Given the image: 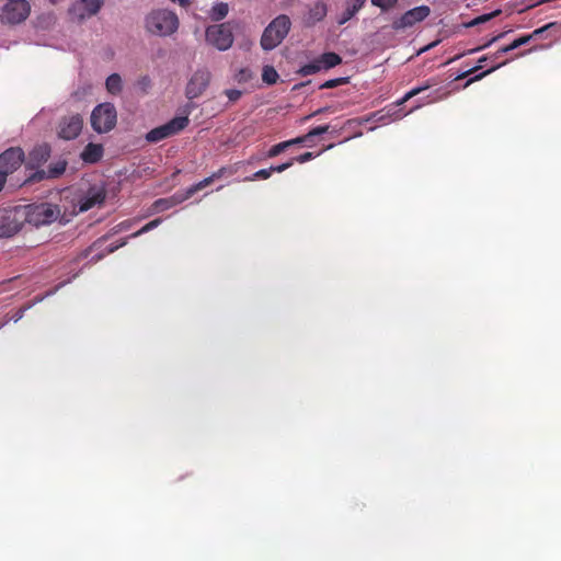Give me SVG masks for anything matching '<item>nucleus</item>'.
Wrapping results in <instances>:
<instances>
[{
  "mask_svg": "<svg viewBox=\"0 0 561 561\" xmlns=\"http://www.w3.org/2000/svg\"><path fill=\"white\" fill-rule=\"evenodd\" d=\"M240 162L221 167L216 172L211 173L216 180H219L221 178H229L234 175L239 171Z\"/></svg>",
  "mask_w": 561,
  "mask_h": 561,
  "instance_id": "obj_22",
  "label": "nucleus"
},
{
  "mask_svg": "<svg viewBox=\"0 0 561 561\" xmlns=\"http://www.w3.org/2000/svg\"><path fill=\"white\" fill-rule=\"evenodd\" d=\"M499 14H500V11L496 10V11H493L491 13L479 15L476 19H473L471 22H469L468 26H474V25H479V24L485 23V22L490 21L491 19H493L494 16H496Z\"/></svg>",
  "mask_w": 561,
  "mask_h": 561,
  "instance_id": "obj_32",
  "label": "nucleus"
},
{
  "mask_svg": "<svg viewBox=\"0 0 561 561\" xmlns=\"http://www.w3.org/2000/svg\"><path fill=\"white\" fill-rule=\"evenodd\" d=\"M138 84H139L144 90H146L147 88H149V87H150V84H151V80H150V78H149L148 76H144V77H141V78L139 79Z\"/></svg>",
  "mask_w": 561,
  "mask_h": 561,
  "instance_id": "obj_48",
  "label": "nucleus"
},
{
  "mask_svg": "<svg viewBox=\"0 0 561 561\" xmlns=\"http://www.w3.org/2000/svg\"><path fill=\"white\" fill-rule=\"evenodd\" d=\"M354 15H355V13H353L348 8H345L343 13L339 18L337 23L340 25H342V24L346 23L347 21H350Z\"/></svg>",
  "mask_w": 561,
  "mask_h": 561,
  "instance_id": "obj_44",
  "label": "nucleus"
},
{
  "mask_svg": "<svg viewBox=\"0 0 561 561\" xmlns=\"http://www.w3.org/2000/svg\"><path fill=\"white\" fill-rule=\"evenodd\" d=\"M347 82H348L347 77H341V78L327 80L319 88L320 89H333V88L346 84Z\"/></svg>",
  "mask_w": 561,
  "mask_h": 561,
  "instance_id": "obj_30",
  "label": "nucleus"
},
{
  "mask_svg": "<svg viewBox=\"0 0 561 561\" xmlns=\"http://www.w3.org/2000/svg\"><path fill=\"white\" fill-rule=\"evenodd\" d=\"M24 222L21 207L5 209L0 216V239L15 236L22 229Z\"/></svg>",
  "mask_w": 561,
  "mask_h": 561,
  "instance_id": "obj_8",
  "label": "nucleus"
},
{
  "mask_svg": "<svg viewBox=\"0 0 561 561\" xmlns=\"http://www.w3.org/2000/svg\"><path fill=\"white\" fill-rule=\"evenodd\" d=\"M190 121L187 116L174 117L168 123L158 126L146 134V140L151 144L159 142L183 130Z\"/></svg>",
  "mask_w": 561,
  "mask_h": 561,
  "instance_id": "obj_6",
  "label": "nucleus"
},
{
  "mask_svg": "<svg viewBox=\"0 0 561 561\" xmlns=\"http://www.w3.org/2000/svg\"><path fill=\"white\" fill-rule=\"evenodd\" d=\"M322 69H331L342 62L340 55L333 51L324 53L319 57Z\"/></svg>",
  "mask_w": 561,
  "mask_h": 561,
  "instance_id": "obj_19",
  "label": "nucleus"
},
{
  "mask_svg": "<svg viewBox=\"0 0 561 561\" xmlns=\"http://www.w3.org/2000/svg\"><path fill=\"white\" fill-rule=\"evenodd\" d=\"M313 158H316V154L313 152H305L298 157L291 158V160H294V163L295 162L305 163L307 161H310Z\"/></svg>",
  "mask_w": 561,
  "mask_h": 561,
  "instance_id": "obj_43",
  "label": "nucleus"
},
{
  "mask_svg": "<svg viewBox=\"0 0 561 561\" xmlns=\"http://www.w3.org/2000/svg\"><path fill=\"white\" fill-rule=\"evenodd\" d=\"M51 153L50 146L48 144H42L32 149L28 153L27 165L32 169L38 168L49 159Z\"/></svg>",
  "mask_w": 561,
  "mask_h": 561,
  "instance_id": "obj_15",
  "label": "nucleus"
},
{
  "mask_svg": "<svg viewBox=\"0 0 561 561\" xmlns=\"http://www.w3.org/2000/svg\"><path fill=\"white\" fill-rule=\"evenodd\" d=\"M553 24L549 23L540 28L535 30L531 34L517 38L519 46L527 44L533 37L542 34L546 30L551 27Z\"/></svg>",
  "mask_w": 561,
  "mask_h": 561,
  "instance_id": "obj_29",
  "label": "nucleus"
},
{
  "mask_svg": "<svg viewBox=\"0 0 561 561\" xmlns=\"http://www.w3.org/2000/svg\"><path fill=\"white\" fill-rule=\"evenodd\" d=\"M105 87L108 93L116 95L123 90V81L118 73H112L105 81Z\"/></svg>",
  "mask_w": 561,
  "mask_h": 561,
  "instance_id": "obj_20",
  "label": "nucleus"
},
{
  "mask_svg": "<svg viewBox=\"0 0 561 561\" xmlns=\"http://www.w3.org/2000/svg\"><path fill=\"white\" fill-rule=\"evenodd\" d=\"M291 27L290 19L286 14H280L270 22L261 36V47L264 50L276 48L288 35Z\"/></svg>",
  "mask_w": 561,
  "mask_h": 561,
  "instance_id": "obj_2",
  "label": "nucleus"
},
{
  "mask_svg": "<svg viewBox=\"0 0 561 561\" xmlns=\"http://www.w3.org/2000/svg\"><path fill=\"white\" fill-rule=\"evenodd\" d=\"M324 111H325V108H320V110L316 111V112L313 113V115H318V114H320V113H323Z\"/></svg>",
  "mask_w": 561,
  "mask_h": 561,
  "instance_id": "obj_54",
  "label": "nucleus"
},
{
  "mask_svg": "<svg viewBox=\"0 0 561 561\" xmlns=\"http://www.w3.org/2000/svg\"><path fill=\"white\" fill-rule=\"evenodd\" d=\"M176 203L173 198H160L154 202L153 206L158 211H162L173 207Z\"/></svg>",
  "mask_w": 561,
  "mask_h": 561,
  "instance_id": "obj_31",
  "label": "nucleus"
},
{
  "mask_svg": "<svg viewBox=\"0 0 561 561\" xmlns=\"http://www.w3.org/2000/svg\"><path fill=\"white\" fill-rule=\"evenodd\" d=\"M83 126V118L79 114L66 116L60 119L58 126V136L65 140L77 138Z\"/></svg>",
  "mask_w": 561,
  "mask_h": 561,
  "instance_id": "obj_12",
  "label": "nucleus"
},
{
  "mask_svg": "<svg viewBox=\"0 0 561 561\" xmlns=\"http://www.w3.org/2000/svg\"><path fill=\"white\" fill-rule=\"evenodd\" d=\"M287 148H289V142L286 141H282L279 144H276L274 146H272L267 153H266V157L267 158H274V157H277L278 154H280L282 152H284Z\"/></svg>",
  "mask_w": 561,
  "mask_h": 561,
  "instance_id": "obj_28",
  "label": "nucleus"
},
{
  "mask_svg": "<svg viewBox=\"0 0 561 561\" xmlns=\"http://www.w3.org/2000/svg\"><path fill=\"white\" fill-rule=\"evenodd\" d=\"M354 15H355V13H353L348 8H345L343 13L339 18L337 23L340 25H342V24L346 23L347 21H350Z\"/></svg>",
  "mask_w": 561,
  "mask_h": 561,
  "instance_id": "obj_45",
  "label": "nucleus"
},
{
  "mask_svg": "<svg viewBox=\"0 0 561 561\" xmlns=\"http://www.w3.org/2000/svg\"><path fill=\"white\" fill-rule=\"evenodd\" d=\"M433 85H434V83L431 80L426 81V83L424 85L416 87V88L410 90L408 93H405L404 96L397 102V104L401 105V104L405 103L410 99H412L415 95H419L420 93L428 90Z\"/></svg>",
  "mask_w": 561,
  "mask_h": 561,
  "instance_id": "obj_23",
  "label": "nucleus"
},
{
  "mask_svg": "<svg viewBox=\"0 0 561 561\" xmlns=\"http://www.w3.org/2000/svg\"><path fill=\"white\" fill-rule=\"evenodd\" d=\"M320 70H322V67H321L320 60L318 58V59H314L313 61L302 66L299 70V73L302 76H310V75H314V73L319 72Z\"/></svg>",
  "mask_w": 561,
  "mask_h": 561,
  "instance_id": "obj_26",
  "label": "nucleus"
},
{
  "mask_svg": "<svg viewBox=\"0 0 561 561\" xmlns=\"http://www.w3.org/2000/svg\"><path fill=\"white\" fill-rule=\"evenodd\" d=\"M215 181H216V179L211 174V175L205 178L204 180L199 181L198 183L190 186L187 188V191H186L185 198L192 197L195 193H197L198 191H201V190L205 188L206 186L210 185Z\"/></svg>",
  "mask_w": 561,
  "mask_h": 561,
  "instance_id": "obj_21",
  "label": "nucleus"
},
{
  "mask_svg": "<svg viewBox=\"0 0 561 561\" xmlns=\"http://www.w3.org/2000/svg\"><path fill=\"white\" fill-rule=\"evenodd\" d=\"M279 76L274 67L264 66L262 71V80L267 84H275L278 80Z\"/></svg>",
  "mask_w": 561,
  "mask_h": 561,
  "instance_id": "obj_25",
  "label": "nucleus"
},
{
  "mask_svg": "<svg viewBox=\"0 0 561 561\" xmlns=\"http://www.w3.org/2000/svg\"><path fill=\"white\" fill-rule=\"evenodd\" d=\"M253 75L251 72L250 69L248 68H242L240 69L237 73H236V80L239 82V83H244V82H248L252 79Z\"/></svg>",
  "mask_w": 561,
  "mask_h": 561,
  "instance_id": "obj_37",
  "label": "nucleus"
},
{
  "mask_svg": "<svg viewBox=\"0 0 561 561\" xmlns=\"http://www.w3.org/2000/svg\"><path fill=\"white\" fill-rule=\"evenodd\" d=\"M449 95V91L442 92V89H437L433 92H431L426 99H424L423 104H431L434 102H438L440 100H444Z\"/></svg>",
  "mask_w": 561,
  "mask_h": 561,
  "instance_id": "obj_27",
  "label": "nucleus"
},
{
  "mask_svg": "<svg viewBox=\"0 0 561 561\" xmlns=\"http://www.w3.org/2000/svg\"><path fill=\"white\" fill-rule=\"evenodd\" d=\"M502 36H503V34H500V35H497V36L493 37V38H492L489 43H486L484 46L479 47V48H474V49H470V50H469V53L471 54V53H474V51H477V50H480V49H482V48H484V47H486V46L491 45L492 43H494L495 41H497V39H499V38H501Z\"/></svg>",
  "mask_w": 561,
  "mask_h": 561,
  "instance_id": "obj_49",
  "label": "nucleus"
},
{
  "mask_svg": "<svg viewBox=\"0 0 561 561\" xmlns=\"http://www.w3.org/2000/svg\"><path fill=\"white\" fill-rule=\"evenodd\" d=\"M520 47L519 44H518V41L515 39L514 42H512L510 45L507 46H504L502 48H500L494 55H493V59H497L500 58L502 55L508 53V51H512L516 48Z\"/></svg>",
  "mask_w": 561,
  "mask_h": 561,
  "instance_id": "obj_38",
  "label": "nucleus"
},
{
  "mask_svg": "<svg viewBox=\"0 0 561 561\" xmlns=\"http://www.w3.org/2000/svg\"><path fill=\"white\" fill-rule=\"evenodd\" d=\"M103 4V0H77L69 8V14L78 21H83L96 14Z\"/></svg>",
  "mask_w": 561,
  "mask_h": 561,
  "instance_id": "obj_13",
  "label": "nucleus"
},
{
  "mask_svg": "<svg viewBox=\"0 0 561 561\" xmlns=\"http://www.w3.org/2000/svg\"><path fill=\"white\" fill-rule=\"evenodd\" d=\"M293 164H294V160H291V159H290L289 161H287V162H285V163H282V164L276 165V167H271L270 169L272 170V173H273V172H278V173H280V172H283V171H285V170L289 169Z\"/></svg>",
  "mask_w": 561,
  "mask_h": 561,
  "instance_id": "obj_46",
  "label": "nucleus"
},
{
  "mask_svg": "<svg viewBox=\"0 0 561 561\" xmlns=\"http://www.w3.org/2000/svg\"><path fill=\"white\" fill-rule=\"evenodd\" d=\"M5 181H7V175L0 173V192L2 191L4 184H5Z\"/></svg>",
  "mask_w": 561,
  "mask_h": 561,
  "instance_id": "obj_52",
  "label": "nucleus"
},
{
  "mask_svg": "<svg viewBox=\"0 0 561 561\" xmlns=\"http://www.w3.org/2000/svg\"><path fill=\"white\" fill-rule=\"evenodd\" d=\"M398 3V0H371V4L380 8L382 11H388L394 8Z\"/></svg>",
  "mask_w": 561,
  "mask_h": 561,
  "instance_id": "obj_34",
  "label": "nucleus"
},
{
  "mask_svg": "<svg viewBox=\"0 0 561 561\" xmlns=\"http://www.w3.org/2000/svg\"><path fill=\"white\" fill-rule=\"evenodd\" d=\"M309 139L310 138H309L308 134H306L304 136L287 140V142H289V147H291L294 145L304 144V142L308 141Z\"/></svg>",
  "mask_w": 561,
  "mask_h": 561,
  "instance_id": "obj_47",
  "label": "nucleus"
},
{
  "mask_svg": "<svg viewBox=\"0 0 561 561\" xmlns=\"http://www.w3.org/2000/svg\"><path fill=\"white\" fill-rule=\"evenodd\" d=\"M435 44H430V46H426V49H430V47H433Z\"/></svg>",
  "mask_w": 561,
  "mask_h": 561,
  "instance_id": "obj_55",
  "label": "nucleus"
},
{
  "mask_svg": "<svg viewBox=\"0 0 561 561\" xmlns=\"http://www.w3.org/2000/svg\"><path fill=\"white\" fill-rule=\"evenodd\" d=\"M205 37L207 43L219 50H227L233 44L232 28L229 23L208 26L205 32Z\"/></svg>",
  "mask_w": 561,
  "mask_h": 561,
  "instance_id": "obj_7",
  "label": "nucleus"
},
{
  "mask_svg": "<svg viewBox=\"0 0 561 561\" xmlns=\"http://www.w3.org/2000/svg\"><path fill=\"white\" fill-rule=\"evenodd\" d=\"M366 3V0H348L346 3V8H348L353 13H357Z\"/></svg>",
  "mask_w": 561,
  "mask_h": 561,
  "instance_id": "obj_39",
  "label": "nucleus"
},
{
  "mask_svg": "<svg viewBox=\"0 0 561 561\" xmlns=\"http://www.w3.org/2000/svg\"><path fill=\"white\" fill-rule=\"evenodd\" d=\"M67 165L68 162L65 159H58L51 162L47 170H37L34 172L26 181L34 183L45 179H58L65 173Z\"/></svg>",
  "mask_w": 561,
  "mask_h": 561,
  "instance_id": "obj_14",
  "label": "nucleus"
},
{
  "mask_svg": "<svg viewBox=\"0 0 561 561\" xmlns=\"http://www.w3.org/2000/svg\"><path fill=\"white\" fill-rule=\"evenodd\" d=\"M117 122V112L112 103H102L94 107L91 114V126L99 133H108Z\"/></svg>",
  "mask_w": 561,
  "mask_h": 561,
  "instance_id": "obj_4",
  "label": "nucleus"
},
{
  "mask_svg": "<svg viewBox=\"0 0 561 561\" xmlns=\"http://www.w3.org/2000/svg\"><path fill=\"white\" fill-rule=\"evenodd\" d=\"M329 128H330L329 125L317 126V127L312 128L311 130H309L308 136L311 139L314 136L323 135V134L328 133Z\"/></svg>",
  "mask_w": 561,
  "mask_h": 561,
  "instance_id": "obj_40",
  "label": "nucleus"
},
{
  "mask_svg": "<svg viewBox=\"0 0 561 561\" xmlns=\"http://www.w3.org/2000/svg\"><path fill=\"white\" fill-rule=\"evenodd\" d=\"M161 222V219H154V220H151L150 222L146 224L141 229H139L138 231H136L135 233H133L130 236V238H136V237H139L141 236L142 233L145 232H148L150 231L151 229L158 227Z\"/></svg>",
  "mask_w": 561,
  "mask_h": 561,
  "instance_id": "obj_35",
  "label": "nucleus"
},
{
  "mask_svg": "<svg viewBox=\"0 0 561 561\" xmlns=\"http://www.w3.org/2000/svg\"><path fill=\"white\" fill-rule=\"evenodd\" d=\"M211 75L207 69H198L191 77L186 85V96L190 100L201 96L210 82Z\"/></svg>",
  "mask_w": 561,
  "mask_h": 561,
  "instance_id": "obj_10",
  "label": "nucleus"
},
{
  "mask_svg": "<svg viewBox=\"0 0 561 561\" xmlns=\"http://www.w3.org/2000/svg\"><path fill=\"white\" fill-rule=\"evenodd\" d=\"M328 13V7L323 1H318L311 5L305 18V24L307 26H313L316 23L322 21Z\"/></svg>",
  "mask_w": 561,
  "mask_h": 561,
  "instance_id": "obj_17",
  "label": "nucleus"
},
{
  "mask_svg": "<svg viewBox=\"0 0 561 561\" xmlns=\"http://www.w3.org/2000/svg\"><path fill=\"white\" fill-rule=\"evenodd\" d=\"M125 244H126V240H123V241H122L121 243H118V244L111 245V247L107 249L106 253H112V252H114L115 250H117L118 248H121V247H123V245H125Z\"/></svg>",
  "mask_w": 561,
  "mask_h": 561,
  "instance_id": "obj_50",
  "label": "nucleus"
},
{
  "mask_svg": "<svg viewBox=\"0 0 561 561\" xmlns=\"http://www.w3.org/2000/svg\"><path fill=\"white\" fill-rule=\"evenodd\" d=\"M179 27L178 15L167 9L152 10L146 18V28L158 36H168Z\"/></svg>",
  "mask_w": 561,
  "mask_h": 561,
  "instance_id": "obj_1",
  "label": "nucleus"
},
{
  "mask_svg": "<svg viewBox=\"0 0 561 561\" xmlns=\"http://www.w3.org/2000/svg\"><path fill=\"white\" fill-rule=\"evenodd\" d=\"M105 201V192L103 190H90L79 201V210L88 211L96 205H102Z\"/></svg>",
  "mask_w": 561,
  "mask_h": 561,
  "instance_id": "obj_16",
  "label": "nucleus"
},
{
  "mask_svg": "<svg viewBox=\"0 0 561 561\" xmlns=\"http://www.w3.org/2000/svg\"><path fill=\"white\" fill-rule=\"evenodd\" d=\"M103 146L100 144H88L82 153L81 159L87 163H96L103 157Z\"/></svg>",
  "mask_w": 561,
  "mask_h": 561,
  "instance_id": "obj_18",
  "label": "nucleus"
},
{
  "mask_svg": "<svg viewBox=\"0 0 561 561\" xmlns=\"http://www.w3.org/2000/svg\"><path fill=\"white\" fill-rule=\"evenodd\" d=\"M25 160L24 151L20 147H11L0 154V173L12 174Z\"/></svg>",
  "mask_w": 561,
  "mask_h": 561,
  "instance_id": "obj_9",
  "label": "nucleus"
},
{
  "mask_svg": "<svg viewBox=\"0 0 561 561\" xmlns=\"http://www.w3.org/2000/svg\"><path fill=\"white\" fill-rule=\"evenodd\" d=\"M431 13V9L427 5L415 7L408 10L392 24L394 30H403L413 26L414 24L424 21Z\"/></svg>",
  "mask_w": 561,
  "mask_h": 561,
  "instance_id": "obj_11",
  "label": "nucleus"
},
{
  "mask_svg": "<svg viewBox=\"0 0 561 561\" xmlns=\"http://www.w3.org/2000/svg\"><path fill=\"white\" fill-rule=\"evenodd\" d=\"M21 209H23L25 222L36 227L49 225L57 220L60 215L59 206L50 203L31 204L21 207Z\"/></svg>",
  "mask_w": 561,
  "mask_h": 561,
  "instance_id": "obj_3",
  "label": "nucleus"
},
{
  "mask_svg": "<svg viewBox=\"0 0 561 561\" xmlns=\"http://www.w3.org/2000/svg\"><path fill=\"white\" fill-rule=\"evenodd\" d=\"M171 1L178 2L183 8H187L191 4L190 0H171Z\"/></svg>",
  "mask_w": 561,
  "mask_h": 561,
  "instance_id": "obj_51",
  "label": "nucleus"
},
{
  "mask_svg": "<svg viewBox=\"0 0 561 561\" xmlns=\"http://www.w3.org/2000/svg\"><path fill=\"white\" fill-rule=\"evenodd\" d=\"M435 44H430V46H426V49H430V47H433Z\"/></svg>",
  "mask_w": 561,
  "mask_h": 561,
  "instance_id": "obj_56",
  "label": "nucleus"
},
{
  "mask_svg": "<svg viewBox=\"0 0 561 561\" xmlns=\"http://www.w3.org/2000/svg\"><path fill=\"white\" fill-rule=\"evenodd\" d=\"M117 227L119 228L121 231L122 230H126L129 227V222L128 221H123Z\"/></svg>",
  "mask_w": 561,
  "mask_h": 561,
  "instance_id": "obj_53",
  "label": "nucleus"
},
{
  "mask_svg": "<svg viewBox=\"0 0 561 561\" xmlns=\"http://www.w3.org/2000/svg\"><path fill=\"white\" fill-rule=\"evenodd\" d=\"M229 12V7L227 3L225 2H219V3H216L213 8H211V11H210V18L214 20V21H220L222 20L224 18L227 16Z\"/></svg>",
  "mask_w": 561,
  "mask_h": 561,
  "instance_id": "obj_24",
  "label": "nucleus"
},
{
  "mask_svg": "<svg viewBox=\"0 0 561 561\" xmlns=\"http://www.w3.org/2000/svg\"><path fill=\"white\" fill-rule=\"evenodd\" d=\"M225 94L227 95L230 102H237L241 98L242 92L236 89H228L225 91Z\"/></svg>",
  "mask_w": 561,
  "mask_h": 561,
  "instance_id": "obj_42",
  "label": "nucleus"
},
{
  "mask_svg": "<svg viewBox=\"0 0 561 561\" xmlns=\"http://www.w3.org/2000/svg\"><path fill=\"white\" fill-rule=\"evenodd\" d=\"M488 57L486 56H483L479 59V66H476L471 69H469L468 71H465L463 73L459 75L456 79L459 80V79H463L466 78L467 76L471 75V73H474L478 69L482 68V62L486 61Z\"/></svg>",
  "mask_w": 561,
  "mask_h": 561,
  "instance_id": "obj_41",
  "label": "nucleus"
},
{
  "mask_svg": "<svg viewBox=\"0 0 561 561\" xmlns=\"http://www.w3.org/2000/svg\"><path fill=\"white\" fill-rule=\"evenodd\" d=\"M271 175H272V170L270 168L261 169V170L256 171L254 174H252L251 176L245 178V181H254L256 179L267 180Z\"/></svg>",
  "mask_w": 561,
  "mask_h": 561,
  "instance_id": "obj_36",
  "label": "nucleus"
},
{
  "mask_svg": "<svg viewBox=\"0 0 561 561\" xmlns=\"http://www.w3.org/2000/svg\"><path fill=\"white\" fill-rule=\"evenodd\" d=\"M30 13L27 0H9L2 8L0 20L4 24L15 25L24 22Z\"/></svg>",
  "mask_w": 561,
  "mask_h": 561,
  "instance_id": "obj_5",
  "label": "nucleus"
},
{
  "mask_svg": "<svg viewBox=\"0 0 561 561\" xmlns=\"http://www.w3.org/2000/svg\"><path fill=\"white\" fill-rule=\"evenodd\" d=\"M507 61H501V62H497L495 65H493L490 69H488L486 71H483L477 76H474L473 78L469 79L467 81V83L465 84V87H468L469 84H471L472 82L474 81H478L480 79H482L483 77H485L486 75L493 72L494 70L499 69L500 67L504 66Z\"/></svg>",
  "mask_w": 561,
  "mask_h": 561,
  "instance_id": "obj_33",
  "label": "nucleus"
}]
</instances>
